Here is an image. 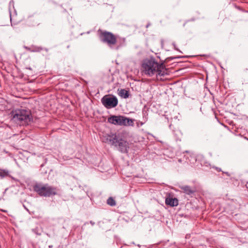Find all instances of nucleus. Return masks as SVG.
I'll return each mask as SVG.
<instances>
[{"label": "nucleus", "instance_id": "4be33fe9", "mask_svg": "<svg viewBox=\"0 0 248 248\" xmlns=\"http://www.w3.org/2000/svg\"><path fill=\"white\" fill-rule=\"evenodd\" d=\"M107 203L108 204V199L107 200Z\"/></svg>", "mask_w": 248, "mask_h": 248}, {"label": "nucleus", "instance_id": "39448f33", "mask_svg": "<svg viewBox=\"0 0 248 248\" xmlns=\"http://www.w3.org/2000/svg\"><path fill=\"white\" fill-rule=\"evenodd\" d=\"M98 34L100 39L103 42L108 44V32L104 31L101 30L98 31Z\"/></svg>", "mask_w": 248, "mask_h": 248}, {"label": "nucleus", "instance_id": "1a4fd4ad", "mask_svg": "<svg viewBox=\"0 0 248 248\" xmlns=\"http://www.w3.org/2000/svg\"><path fill=\"white\" fill-rule=\"evenodd\" d=\"M118 103V101L116 96H110L109 94V108L115 107Z\"/></svg>", "mask_w": 248, "mask_h": 248}, {"label": "nucleus", "instance_id": "5701e85b", "mask_svg": "<svg viewBox=\"0 0 248 248\" xmlns=\"http://www.w3.org/2000/svg\"><path fill=\"white\" fill-rule=\"evenodd\" d=\"M143 123L141 122V123H140V125H143Z\"/></svg>", "mask_w": 248, "mask_h": 248}, {"label": "nucleus", "instance_id": "412c9836", "mask_svg": "<svg viewBox=\"0 0 248 248\" xmlns=\"http://www.w3.org/2000/svg\"><path fill=\"white\" fill-rule=\"evenodd\" d=\"M173 45H174V48H175V49H176V50H178V49L176 47V46H175V45H174V44H173Z\"/></svg>", "mask_w": 248, "mask_h": 248}, {"label": "nucleus", "instance_id": "b1692460", "mask_svg": "<svg viewBox=\"0 0 248 248\" xmlns=\"http://www.w3.org/2000/svg\"><path fill=\"white\" fill-rule=\"evenodd\" d=\"M0 176H2V174H1V172H0Z\"/></svg>", "mask_w": 248, "mask_h": 248}, {"label": "nucleus", "instance_id": "dca6fc26", "mask_svg": "<svg viewBox=\"0 0 248 248\" xmlns=\"http://www.w3.org/2000/svg\"><path fill=\"white\" fill-rule=\"evenodd\" d=\"M116 204L115 200L112 197H109V206H115Z\"/></svg>", "mask_w": 248, "mask_h": 248}, {"label": "nucleus", "instance_id": "aec40b11", "mask_svg": "<svg viewBox=\"0 0 248 248\" xmlns=\"http://www.w3.org/2000/svg\"><path fill=\"white\" fill-rule=\"evenodd\" d=\"M225 173L228 176H229V174L228 172H226Z\"/></svg>", "mask_w": 248, "mask_h": 248}, {"label": "nucleus", "instance_id": "6ab92c4d", "mask_svg": "<svg viewBox=\"0 0 248 248\" xmlns=\"http://www.w3.org/2000/svg\"><path fill=\"white\" fill-rule=\"evenodd\" d=\"M90 223H91L92 225H94V222H93L92 221H90Z\"/></svg>", "mask_w": 248, "mask_h": 248}, {"label": "nucleus", "instance_id": "20e7f679", "mask_svg": "<svg viewBox=\"0 0 248 248\" xmlns=\"http://www.w3.org/2000/svg\"><path fill=\"white\" fill-rule=\"evenodd\" d=\"M109 143L117 147L119 150L122 153H127L129 149V143L126 141L116 138V136L113 137V139H109Z\"/></svg>", "mask_w": 248, "mask_h": 248}, {"label": "nucleus", "instance_id": "f3484780", "mask_svg": "<svg viewBox=\"0 0 248 248\" xmlns=\"http://www.w3.org/2000/svg\"><path fill=\"white\" fill-rule=\"evenodd\" d=\"M24 48H25L27 50L32 52V46H31L30 47L27 46H24Z\"/></svg>", "mask_w": 248, "mask_h": 248}, {"label": "nucleus", "instance_id": "6e6552de", "mask_svg": "<svg viewBox=\"0 0 248 248\" xmlns=\"http://www.w3.org/2000/svg\"><path fill=\"white\" fill-rule=\"evenodd\" d=\"M121 116H112L109 117V123L121 125Z\"/></svg>", "mask_w": 248, "mask_h": 248}, {"label": "nucleus", "instance_id": "0eeeda50", "mask_svg": "<svg viewBox=\"0 0 248 248\" xmlns=\"http://www.w3.org/2000/svg\"><path fill=\"white\" fill-rule=\"evenodd\" d=\"M165 203L170 206H176L178 204V201L176 198L168 197L165 200Z\"/></svg>", "mask_w": 248, "mask_h": 248}, {"label": "nucleus", "instance_id": "2eb2a0df", "mask_svg": "<svg viewBox=\"0 0 248 248\" xmlns=\"http://www.w3.org/2000/svg\"><path fill=\"white\" fill-rule=\"evenodd\" d=\"M32 52H39L43 50V48L40 46H31Z\"/></svg>", "mask_w": 248, "mask_h": 248}, {"label": "nucleus", "instance_id": "ddd939ff", "mask_svg": "<svg viewBox=\"0 0 248 248\" xmlns=\"http://www.w3.org/2000/svg\"><path fill=\"white\" fill-rule=\"evenodd\" d=\"M102 103L107 108H108V95H105L102 99Z\"/></svg>", "mask_w": 248, "mask_h": 248}, {"label": "nucleus", "instance_id": "9d476101", "mask_svg": "<svg viewBox=\"0 0 248 248\" xmlns=\"http://www.w3.org/2000/svg\"><path fill=\"white\" fill-rule=\"evenodd\" d=\"M118 94L122 98L126 99L129 97V92L125 89L118 90Z\"/></svg>", "mask_w": 248, "mask_h": 248}, {"label": "nucleus", "instance_id": "4468645a", "mask_svg": "<svg viewBox=\"0 0 248 248\" xmlns=\"http://www.w3.org/2000/svg\"><path fill=\"white\" fill-rule=\"evenodd\" d=\"M117 42V39L112 33L109 32V45L114 44Z\"/></svg>", "mask_w": 248, "mask_h": 248}, {"label": "nucleus", "instance_id": "9b49d317", "mask_svg": "<svg viewBox=\"0 0 248 248\" xmlns=\"http://www.w3.org/2000/svg\"><path fill=\"white\" fill-rule=\"evenodd\" d=\"M100 139L103 142L107 143L108 141V134L103 131H101L99 133Z\"/></svg>", "mask_w": 248, "mask_h": 248}, {"label": "nucleus", "instance_id": "f8f14e48", "mask_svg": "<svg viewBox=\"0 0 248 248\" xmlns=\"http://www.w3.org/2000/svg\"><path fill=\"white\" fill-rule=\"evenodd\" d=\"M182 190H183V191L187 195H190L192 193H193L194 191L191 189V187L189 186H183L181 187Z\"/></svg>", "mask_w": 248, "mask_h": 248}, {"label": "nucleus", "instance_id": "7ed1b4c3", "mask_svg": "<svg viewBox=\"0 0 248 248\" xmlns=\"http://www.w3.org/2000/svg\"><path fill=\"white\" fill-rule=\"evenodd\" d=\"M33 190L40 196L50 197L57 194V188L48 184H36L33 186Z\"/></svg>", "mask_w": 248, "mask_h": 248}, {"label": "nucleus", "instance_id": "a211bd4d", "mask_svg": "<svg viewBox=\"0 0 248 248\" xmlns=\"http://www.w3.org/2000/svg\"><path fill=\"white\" fill-rule=\"evenodd\" d=\"M216 169H217V170L218 171H221V169H220V168H216Z\"/></svg>", "mask_w": 248, "mask_h": 248}, {"label": "nucleus", "instance_id": "f03ea898", "mask_svg": "<svg viewBox=\"0 0 248 248\" xmlns=\"http://www.w3.org/2000/svg\"><path fill=\"white\" fill-rule=\"evenodd\" d=\"M13 120L20 125H26L32 121V117L30 110L24 109H17L12 111Z\"/></svg>", "mask_w": 248, "mask_h": 248}, {"label": "nucleus", "instance_id": "423d86ee", "mask_svg": "<svg viewBox=\"0 0 248 248\" xmlns=\"http://www.w3.org/2000/svg\"><path fill=\"white\" fill-rule=\"evenodd\" d=\"M133 120L124 116H121V125L133 126Z\"/></svg>", "mask_w": 248, "mask_h": 248}, {"label": "nucleus", "instance_id": "f257e3e1", "mask_svg": "<svg viewBox=\"0 0 248 248\" xmlns=\"http://www.w3.org/2000/svg\"><path fill=\"white\" fill-rule=\"evenodd\" d=\"M143 73L149 77L155 75L156 76H162L166 74L164 65L159 64L154 59L144 60L141 65Z\"/></svg>", "mask_w": 248, "mask_h": 248}]
</instances>
